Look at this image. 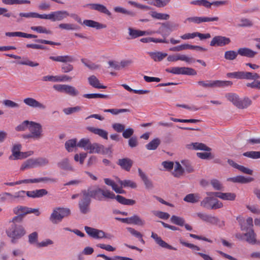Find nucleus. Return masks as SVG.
Listing matches in <instances>:
<instances>
[{"label": "nucleus", "mask_w": 260, "mask_h": 260, "mask_svg": "<svg viewBox=\"0 0 260 260\" xmlns=\"http://www.w3.org/2000/svg\"><path fill=\"white\" fill-rule=\"evenodd\" d=\"M58 167L61 170L67 171H75V168L72 166L68 158H65L59 161L57 164Z\"/></svg>", "instance_id": "aec40b11"}, {"label": "nucleus", "mask_w": 260, "mask_h": 260, "mask_svg": "<svg viewBox=\"0 0 260 260\" xmlns=\"http://www.w3.org/2000/svg\"><path fill=\"white\" fill-rule=\"evenodd\" d=\"M133 161L128 158H124L119 159L118 161L117 164L119 165L121 168L127 171L130 170L132 165Z\"/></svg>", "instance_id": "c85d7f7f"}, {"label": "nucleus", "mask_w": 260, "mask_h": 260, "mask_svg": "<svg viewBox=\"0 0 260 260\" xmlns=\"http://www.w3.org/2000/svg\"><path fill=\"white\" fill-rule=\"evenodd\" d=\"M17 63L21 65L28 66L31 67H38L39 65L38 63L33 62L27 58H24L23 61H18Z\"/></svg>", "instance_id": "e2e57ef3"}, {"label": "nucleus", "mask_w": 260, "mask_h": 260, "mask_svg": "<svg viewBox=\"0 0 260 260\" xmlns=\"http://www.w3.org/2000/svg\"><path fill=\"white\" fill-rule=\"evenodd\" d=\"M88 150L90 153H105V148L103 145L98 143H93L90 144Z\"/></svg>", "instance_id": "7c9ffc66"}, {"label": "nucleus", "mask_w": 260, "mask_h": 260, "mask_svg": "<svg viewBox=\"0 0 260 260\" xmlns=\"http://www.w3.org/2000/svg\"><path fill=\"white\" fill-rule=\"evenodd\" d=\"M196 215L203 221L213 225H218L220 228L224 226V221H220V219L216 216H212L211 215H209L203 212L197 213Z\"/></svg>", "instance_id": "1a4fd4ad"}, {"label": "nucleus", "mask_w": 260, "mask_h": 260, "mask_svg": "<svg viewBox=\"0 0 260 260\" xmlns=\"http://www.w3.org/2000/svg\"><path fill=\"white\" fill-rule=\"evenodd\" d=\"M151 237L153 238L154 240L156 243H157L160 247L168 248L171 250H177V248L168 244L165 241L162 240V239L159 236H158L157 234L153 232H152Z\"/></svg>", "instance_id": "6ab92c4d"}, {"label": "nucleus", "mask_w": 260, "mask_h": 260, "mask_svg": "<svg viewBox=\"0 0 260 260\" xmlns=\"http://www.w3.org/2000/svg\"><path fill=\"white\" fill-rule=\"evenodd\" d=\"M244 236L246 237V241L249 243H255V235L254 231L251 230L249 232L245 233Z\"/></svg>", "instance_id": "603ef678"}, {"label": "nucleus", "mask_w": 260, "mask_h": 260, "mask_svg": "<svg viewBox=\"0 0 260 260\" xmlns=\"http://www.w3.org/2000/svg\"><path fill=\"white\" fill-rule=\"evenodd\" d=\"M83 24L90 27L96 28V29H101L106 27V25L94 21L92 20H85L83 22Z\"/></svg>", "instance_id": "f704fd0d"}, {"label": "nucleus", "mask_w": 260, "mask_h": 260, "mask_svg": "<svg viewBox=\"0 0 260 260\" xmlns=\"http://www.w3.org/2000/svg\"><path fill=\"white\" fill-rule=\"evenodd\" d=\"M88 81L90 86L98 89H105L107 86L102 85L100 80L94 75H91L88 78Z\"/></svg>", "instance_id": "b1692460"}, {"label": "nucleus", "mask_w": 260, "mask_h": 260, "mask_svg": "<svg viewBox=\"0 0 260 260\" xmlns=\"http://www.w3.org/2000/svg\"><path fill=\"white\" fill-rule=\"evenodd\" d=\"M198 84L205 88H214V81H199Z\"/></svg>", "instance_id": "052dcab7"}, {"label": "nucleus", "mask_w": 260, "mask_h": 260, "mask_svg": "<svg viewBox=\"0 0 260 260\" xmlns=\"http://www.w3.org/2000/svg\"><path fill=\"white\" fill-rule=\"evenodd\" d=\"M184 173L185 170L183 167L179 162L176 161L175 162L174 171L172 172L174 177L180 178L184 175Z\"/></svg>", "instance_id": "c756f323"}, {"label": "nucleus", "mask_w": 260, "mask_h": 260, "mask_svg": "<svg viewBox=\"0 0 260 260\" xmlns=\"http://www.w3.org/2000/svg\"><path fill=\"white\" fill-rule=\"evenodd\" d=\"M49 59L54 61L63 63L61 67V71L63 73H69L74 70L73 66L69 63L73 62L75 60L72 56L68 55L56 56H50Z\"/></svg>", "instance_id": "f03ea898"}, {"label": "nucleus", "mask_w": 260, "mask_h": 260, "mask_svg": "<svg viewBox=\"0 0 260 260\" xmlns=\"http://www.w3.org/2000/svg\"><path fill=\"white\" fill-rule=\"evenodd\" d=\"M49 160L45 157H38L36 158H29L24 161L21 166L20 170L44 167L48 165Z\"/></svg>", "instance_id": "7ed1b4c3"}, {"label": "nucleus", "mask_w": 260, "mask_h": 260, "mask_svg": "<svg viewBox=\"0 0 260 260\" xmlns=\"http://www.w3.org/2000/svg\"><path fill=\"white\" fill-rule=\"evenodd\" d=\"M226 76L229 78H233L237 79H246L257 80L260 78V76L256 73L249 72L238 71L233 73H228Z\"/></svg>", "instance_id": "39448f33"}, {"label": "nucleus", "mask_w": 260, "mask_h": 260, "mask_svg": "<svg viewBox=\"0 0 260 260\" xmlns=\"http://www.w3.org/2000/svg\"><path fill=\"white\" fill-rule=\"evenodd\" d=\"M26 233L25 229L22 225L16 223H13L9 230L7 232L8 236L11 238V242L13 243H15L17 239L24 236Z\"/></svg>", "instance_id": "20e7f679"}, {"label": "nucleus", "mask_w": 260, "mask_h": 260, "mask_svg": "<svg viewBox=\"0 0 260 260\" xmlns=\"http://www.w3.org/2000/svg\"><path fill=\"white\" fill-rule=\"evenodd\" d=\"M138 171L139 175L145 185V188L148 190L152 189L154 186L151 180L148 178L146 175L140 168L138 169Z\"/></svg>", "instance_id": "412c9836"}, {"label": "nucleus", "mask_w": 260, "mask_h": 260, "mask_svg": "<svg viewBox=\"0 0 260 260\" xmlns=\"http://www.w3.org/2000/svg\"><path fill=\"white\" fill-rule=\"evenodd\" d=\"M166 71L177 75H196L197 74V72L194 69L187 67H173L171 69H167Z\"/></svg>", "instance_id": "f8f14e48"}, {"label": "nucleus", "mask_w": 260, "mask_h": 260, "mask_svg": "<svg viewBox=\"0 0 260 260\" xmlns=\"http://www.w3.org/2000/svg\"><path fill=\"white\" fill-rule=\"evenodd\" d=\"M30 29L34 31H36L39 33H44L46 34H51L52 32L50 30L47 29L46 28L42 26H31Z\"/></svg>", "instance_id": "13d9d810"}, {"label": "nucleus", "mask_w": 260, "mask_h": 260, "mask_svg": "<svg viewBox=\"0 0 260 260\" xmlns=\"http://www.w3.org/2000/svg\"><path fill=\"white\" fill-rule=\"evenodd\" d=\"M171 0H155V2L150 3V4L153 5L158 8H161L166 6L170 3Z\"/></svg>", "instance_id": "0e129e2a"}, {"label": "nucleus", "mask_w": 260, "mask_h": 260, "mask_svg": "<svg viewBox=\"0 0 260 260\" xmlns=\"http://www.w3.org/2000/svg\"><path fill=\"white\" fill-rule=\"evenodd\" d=\"M22 146L20 144H14L12 148V154L9 156V159L11 160L22 159L31 155L33 152L28 151L23 152H21Z\"/></svg>", "instance_id": "423d86ee"}, {"label": "nucleus", "mask_w": 260, "mask_h": 260, "mask_svg": "<svg viewBox=\"0 0 260 260\" xmlns=\"http://www.w3.org/2000/svg\"><path fill=\"white\" fill-rule=\"evenodd\" d=\"M200 206L207 209H216L223 206L222 203L213 197L208 196L203 199Z\"/></svg>", "instance_id": "0eeeda50"}, {"label": "nucleus", "mask_w": 260, "mask_h": 260, "mask_svg": "<svg viewBox=\"0 0 260 260\" xmlns=\"http://www.w3.org/2000/svg\"><path fill=\"white\" fill-rule=\"evenodd\" d=\"M114 11L116 13H122L126 15L134 17L136 15L134 12L127 10L124 8L121 7H115L113 8Z\"/></svg>", "instance_id": "a18cd8bd"}, {"label": "nucleus", "mask_w": 260, "mask_h": 260, "mask_svg": "<svg viewBox=\"0 0 260 260\" xmlns=\"http://www.w3.org/2000/svg\"><path fill=\"white\" fill-rule=\"evenodd\" d=\"M253 180L251 177L246 178L243 176H237L234 177H231L227 179L228 181H231L233 183H247Z\"/></svg>", "instance_id": "393cba45"}, {"label": "nucleus", "mask_w": 260, "mask_h": 260, "mask_svg": "<svg viewBox=\"0 0 260 260\" xmlns=\"http://www.w3.org/2000/svg\"><path fill=\"white\" fill-rule=\"evenodd\" d=\"M232 85L233 82L231 81H214V87H224L226 86H231Z\"/></svg>", "instance_id": "09e8293b"}, {"label": "nucleus", "mask_w": 260, "mask_h": 260, "mask_svg": "<svg viewBox=\"0 0 260 260\" xmlns=\"http://www.w3.org/2000/svg\"><path fill=\"white\" fill-rule=\"evenodd\" d=\"M38 234L36 232H32L28 235V242L31 244H37L38 243Z\"/></svg>", "instance_id": "69168bd1"}, {"label": "nucleus", "mask_w": 260, "mask_h": 260, "mask_svg": "<svg viewBox=\"0 0 260 260\" xmlns=\"http://www.w3.org/2000/svg\"><path fill=\"white\" fill-rule=\"evenodd\" d=\"M236 198V194L234 193L231 192H226V193H221V195L220 197L221 199L224 200H229V201H234Z\"/></svg>", "instance_id": "680f3d73"}, {"label": "nucleus", "mask_w": 260, "mask_h": 260, "mask_svg": "<svg viewBox=\"0 0 260 260\" xmlns=\"http://www.w3.org/2000/svg\"><path fill=\"white\" fill-rule=\"evenodd\" d=\"M77 139H71L67 141L65 143V148L69 151L71 152L73 149L77 146Z\"/></svg>", "instance_id": "de8ad7c7"}, {"label": "nucleus", "mask_w": 260, "mask_h": 260, "mask_svg": "<svg viewBox=\"0 0 260 260\" xmlns=\"http://www.w3.org/2000/svg\"><path fill=\"white\" fill-rule=\"evenodd\" d=\"M47 194L48 191L45 189H40L33 191H26L27 196L32 198H41Z\"/></svg>", "instance_id": "a878e982"}, {"label": "nucleus", "mask_w": 260, "mask_h": 260, "mask_svg": "<svg viewBox=\"0 0 260 260\" xmlns=\"http://www.w3.org/2000/svg\"><path fill=\"white\" fill-rule=\"evenodd\" d=\"M126 223L134 224L136 225L142 226L145 224L144 220H142L139 216L134 215V216L126 218Z\"/></svg>", "instance_id": "473e14b6"}, {"label": "nucleus", "mask_w": 260, "mask_h": 260, "mask_svg": "<svg viewBox=\"0 0 260 260\" xmlns=\"http://www.w3.org/2000/svg\"><path fill=\"white\" fill-rule=\"evenodd\" d=\"M243 156L252 158L257 159L260 158V151H247L243 154Z\"/></svg>", "instance_id": "864d4df0"}, {"label": "nucleus", "mask_w": 260, "mask_h": 260, "mask_svg": "<svg viewBox=\"0 0 260 260\" xmlns=\"http://www.w3.org/2000/svg\"><path fill=\"white\" fill-rule=\"evenodd\" d=\"M219 20L218 17H188L185 19V22H193L196 24H200L202 22H208L212 21H217Z\"/></svg>", "instance_id": "dca6fc26"}, {"label": "nucleus", "mask_w": 260, "mask_h": 260, "mask_svg": "<svg viewBox=\"0 0 260 260\" xmlns=\"http://www.w3.org/2000/svg\"><path fill=\"white\" fill-rule=\"evenodd\" d=\"M81 110V108L79 106L74 107H69L63 109V112L66 115H70L74 113L79 112Z\"/></svg>", "instance_id": "6e6d98bb"}, {"label": "nucleus", "mask_w": 260, "mask_h": 260, "mask_svg": "<svg viewBox=\"0 0 260 260\" xmlns=\"http://www.w3.org/2000/svg\"><path fill=\"white\" fill-rule=\"evenodd\" d=\"M128 33L129 35L131 36L132 38H136L140 36L150 35L148 31L134 29L132 28H128Z\"/></svg>", "instance_id": "e433bc0d"}, {"label": "nucleus", "mask_w": 260, "mask_h": 260, "mask_svg": "<svg viewBox=\"0 0 260 260\" xmlns=\"http://www.w3.org/2000/svg\"><path fill=\"white\" fill-rule=\"evenodd\" d=\"M58 26L61 29L68 30H78L80 28V27L78 25L71 23H61L58 25Z\"/></svg>", "instance_id": "c03bdc74"}, {"label": "nucleus", "mask_w": 260, "mask_h": 260, "mask_svg": "<svg viewBox=\"0 0 260 260\" xmlns=\"http://www.w3.org/2000/svg\"><path fill=\"white\" fill-rule=\"evenodd\" d=\"M176 61L181 60L185 61L187 63H191L194 61L193 58L188 57L185 55L177 54L175 55Z\"/></svg>", "instance_id": "8fccbe9b"}, {"label": "nucleus", "mask_w": 260, "mask_h": 260, "mask_svg": "<svg viewBox=\"0 0 260 260\" xmlns=\"http://www.w3.org/2000/svg\"><path fill=\"white\" fill-rule=\"evenodd\" d=\"M91 144L90 141L88 138H83L77 143V147L83 148L85 150H88Z\"/></svg>", "instance_id": "79ce46f5"}, {"label": "nucleus", "mask_w": 260, "mask_h": 260, "mask_svg": "<svg viewBox=\"0 0 260 260\" xmlns=\"http://www.w3.org/2000/svg\"><path fill=\"white\" fill-rule=\"evenodd\" d=\"M28 129L34 139H39L42 137L43 129L42 126L40 123L30 121Z\"/></svg>", "instance_id": "4468645a"}, {"label": "nucleus", "mask_w": 260, "mask_h": 260, "mask_svg": "<svg viewBox=\"0 0 260 260\" xmlns=\"http://www.w3.org/2000/svg\"><path fill=\"white\" fill-rule=\"evenodd\" d=\"M211 184L213 187L217 190H220L222 189V186L219 181L216 179H212L211 180Z\"/></svg>", "instance_id": "338daca9"}, {"label": "nucleus", "mask_w": 260, "mask_h": 260, "mask_svg": "<svg viewBox=\"0 0 260 260\" xmlns=\"http://www.w3.org/2000/svg\"><path fill=\"white\" fill-rule=\"evenodd\" d=\"M160 144V141L158 138H156L150 141L146 145V148L149 150H154L157 149Z\"/></svg>", "instance_id": "a19ab883"}, {"label": "nucleus", "mask_w": 260, "mask_h": 260, "mask_svg": "<svg viewBox=\"0 0 260 260\" xmlns=\"http://www.w3.org/2000/svg\"><path fill=\"white\" fill-rule=\"evenodd\" d=\"M181 163L184 167L183 168L185 172H186L187 173H190L194 171L193 167L191 163L188 160H182L181 161Z\"/></svg>", "instance_id": "5fc2aeb1"}, {"label": "nucleus", "mask_w": 260, "mask_h": 260, "mask_svg": "<svg viewBox=\"0 0 260 260\" xmlns=\"http://www.w3.org/2000/svg\"><path fill=\"white\" fill-rule=\"evenodd\" d=\"M23 103L26 105L33 108H38L41 110H45L46 108V106L45 105L32 98L24 99Z\"/></svg>", "instance_id": "a211bd4d"}, {"label": "nucleus", "mask_w": 260, "mask_h": 260, "mask_svg": "<svg viewBox=\"0 0 260 260\" xmlns=\"http://www.w3.org/2000/svg\"><path fill=\"white\" fill-rule=\"evenodd\" d=\"M246 86L251 88H256L260 89V80L254 81L252 82H248Z\"/></svg>", "instance_id": "774afa93"}, {"label": "nucleus", "mask_w": 260, "mask_h": 260, "mask_svg": "<svg viewBox=\"0 0 260 260\" xmlns=\"http://www.w3.org/2000/svg\"><path fill=\"white\" fill-rule=\"evenodd\" d=\"M238 55V51L234 50H229L224 52V58L228 60H233L235 59Z\"/></svg>", "instance_id": "49530a36"}, {"label": "nucleus", "mask_w": 260, "mask_h": 260, "mask_svg": "<svg viewBox=\"0 0 260 260\" xmlns=\"http://www.w3.org/2000/svg\"><path fill=\"white\" fill-rule=\"evenodd\" d=\"M92 10L106 14L110 16L111 13L108 10L106 6L100 4H89L88 5Z\"/></svg>", "instance_id": "4be33fe9"}, {"label": "nucleus", "mask_w": 260, "mask_h": 260, "mask_svg": "<svg viewBox=\"0 0 260 260\" xmlns=\"http://www.w3.org/2000/svg\"><path fill=\"white\" fill-rule=\"evenodd\" d=\"M225 98L229 101L232 103L235 106L237 107L240 99L238 94L234 93H229L226 94Z\"/></svg>", "instance_id": "ea45409f"}, {"label": "nucleus", "mask_w": 260, "mask_h": 260, "mask_svg": "<svg viewBox=\"0 0 260 260\" xmlns=\"http://www.w3.org/2000/svg\"><path fill=\"white\" fill-rule=\"evenodd\" d=\"M149 54L155 61H160L168 55L167 53L160 52H149Z\"/></svg>", "instance_id": "58836bf2"}, {"label": "nucleus", "mask_w": 260, "mask_h": 260, "mask_svg": "<svg viewBox=\"0 0 260 260\" xmlns=\"http://www.w3.org/2000/svg\"><path fill=\"white\" fill-rule=\"evenodd\" d=\"M86 128L90 132H91L95 135H98L104 139H108V133L106 131L101 128H95L92 126H88Z\"/></svg>", "instance_id": "5701e85b"}, {"label": "nucleus", "mask_w": 260, "mask_h": 260, "mask_svg": "<svg viewBox=\"0 0 260 260\" xmlns=\"http://www.w3.org/2000/svg\"><path fill=\"white\" fill-rule=\"evenodd\" d=\"M118 182L121 185V187H129L132 188L137 187L136 183L130 180H124L122 181L118 179Z\"/></svg>", "instance_id": "37998d69"}, {"label": "nucleus", "mask_w": 260, "mask_h": 260, "mask_svg": "<svg viewBox=\"0 0 260 260\" xmlns=\"http://www.w3.org/2000/svg\"><path fill=\"white\" fill-rule=\"evenodd\" d=\"M187 147L188 149H191L192 147V148L194 150H204L207 152H209L211 150L210 148L202 143H192L187 145Z\"/></svg>", "instance_id": "2f4dec72"}, {"label": "nucleus", "mask_w": 260, "mask_h": 260, "mask_svg": "<svg viewBox=\"0 0 260 260\" xmlns=\"http://www.w3.org/2000/svg\"><path fill=\"white\" fill-rule=\"evenodd\" d=\"M14 213L17 215H20L24 217L25 215L29 213H34L37 216L40 214L38 209L31 208L24 206H17L14 209Z\"/></svg>", "instance_id": "ddd939ff"}, {"label": "nucleus", "mask_w": 260, "mask_h": 260, "mask_svg": "<svg viewBox=\"0 0 260 260\" xmlns=\"http://www.w3.org/2000/svg\"><path fill=\"white\" fill-rule=\"evenodd\" d=\"M149 14L152 17L156 19L167 20L170 18V15L169 14L158 13L156 11H151Z\"/></svg>", "instance_id": "4c0bfd02"}, {"label": "nucleus", "mask_w": 260, "mask_h": 260, "mask_svg": "<svg viewBox=\"0 0 260 260\" xmlns=\"http://www.w3.org/2000/svg\"><path fill=\"white\" fill-rule=\"evenodd\" d=\"M19 16V17L17 18V22H20L23 21L22 17L26 18H39L43 19V14H40L36 12L20 13Z\"/></svg>", "instance_id": "cd10ccee"}, {"label": "nucleus", "mask_w": 260, "mask_h": 260, "mask_svg": "<svg viewBox=\"0 0 260 260\" xmlns=\"http://www.w3.org/2000/svg\"><path fill=\"white\" fill-rule=\"evenodd\" d=\"M238 54L242 56H245L249 58H253L257 54V52L252 50L246 48H240L238 49Z\"/></svg>", "instance_id": "bb28decb"}, {"label": "nucleus", "mask_w": 260, "mask_h": 260, "mask_svg": "<svg viewBox=\"0 0 260 260\" xmlns=\"http://www.w3.org/2000/svg\"><path fill=\"white\" fill-rule=\"evenodd\" d=\"M81 198L78 203V206L81 213L85 214L90 212V205L91 198L98 201H102L103 198L106 199H116L119 203L124 205H133L136 201L132 199H127L120 195L115 196L114 193L104 188H101L99 186H89L87 189L81 190Z\"/></svg>", "instance_id": "f257e3e1"}, {"label": "nucleus", "mask_w": 260, "mask_h": 260, "mask_svg": "<svg viewBox=\"0 0 260 260\" xmlns=\"http://www.w3.org/2000/svg\"><path fill=\"white\" fill-rule=\"evenodd\" d=\"M170 220L172 223L180 226H183L185 222L183 218L176 215L172 216Z\"/></svg>", "instance_id": "3c124183"}, {"label": "nucleus", "mask_w": 260, "mask_h": 260, "mask_svg": "<svg viewBox=\"0 0 260 260\" xmlns=\"http://www.w3.org/2000/svg\"><path fill=\"white\" fill-rule=\"evenodd\" d=\"M252 101L248 97H245L242 100L239 99L237 108L239 109H245L252 105Z\"/></svg>", "instance_id": "72a5a7b5"}, {"label": "nucleus", "mask_w": 260, "mask_h": 260, "mask_svg": "<svg viewBox=\"0 0 260 260\" xmlns=\"http://www.w3.org/2000/svg\"><path fill=\"white\" fill-rule=\"evenodd\" d=\"M71 213L70 209L63 208H58L53 210L50 217V221L54 224L60 221L63 218L68 216Z\"/></svg>", "instance_id": "6e6552de"}, {"label": "nucleus", "mask_w": 260, "mask_h": 260, "mask_svg": "<svg viewBox=\"0 0 260 260\" xmlns=\"http://www.w3.org/2000/svg\"><path fill=\"white\" fill-rule=\"evenodd\" d=\"M84 230L86 233L94 239H102L105 236V233L102 230L85 226Z\"/></svg>", "instance_id": "f3484780"}, {"label": "nucleus", "mask_w": 260, "mask_h": 260, "mask_svg": "<svg viewBox=\"0 0 260 260\" xmlns=\"http://www.w3.org/2000/svg\"><path fill=\"white\" fill-rule=\"evenodd\" d=\"M8 200L13 201V195L9 192H3L0 194V202H5Z\"/></svg>", "instance_id": "bf43d9fd"}, {"label": "nucleus", "mask_w": 260, "mask_h": 260, "mask_svg": "<svg viewBox=\"0 0 260 260\" xmlns=\"http://www.w3.org/2000/svg\"><path fill=\"white\" fill-rule=\"evenodd\" d=\"M200 199V196L199 193H189L187 194L183 199V200L187 203H197Z\"/></svg>", "instance_id": "c9c22d12"}, {"label": "nucleus", "mask_w": 260, "mask_h": 260, "mask_svg": "<svg viewBox=\"0 0 260 260\" xmlns=\"http://www.w3.org/2000/svg\"><path fill=\"white\" fill-rule=\"evenodd\" d=\"M30 124V121L28 120H24L19 125H18L16 128L15 129L17 131H24L26 128H29V126Z\"/></svg>", "instance_id": "4d7b16f0"}, {"label": "nucleus", "mask_w": 260, "mask_h": 260, "mask_svg": "<svg viewBox=\"0 0 260 260\" xmlns=\"http://www.w3.org/2000/svg\"><path fill=\"white\" fill-rule=\"evenodd\" d=\"M69 15L70 14L66 11H57L49 14H43V19H49L53 21H61Z\"/></svg>", "instance_id": "9b49d317"}, {"label": "nucleus", "mask_w": 260, "mask_h": 260, "mask_svg": "<svg viewBox=\"0 0 260 260\" xmlns=\"http://www.w3.org/2000/svg\"><path fill=\"white\" fill-rule=\"evenodd\" d=\"M53 88L58 92L64 93L72 96H76L79 94V91L75 87L68 84H55Z\"/></svg>", "instance_id": "9d476101"}, {"label": "nucleus", "mask_w": 260, "mask_h": 260, "mask_svg": "<svg viewBox=\"0 0 260 260\" xmlns=\"http://www.w3.org/2000/svg\"><path fill=\"white\" fill-rule=\"evenodd\" d=\"M230 42L231 39L229 38L222 36H216L212 38L210 45L221 47L229 44Z\"/></svg>", "instance_id": "2eb2a0df"}]
</instances>
